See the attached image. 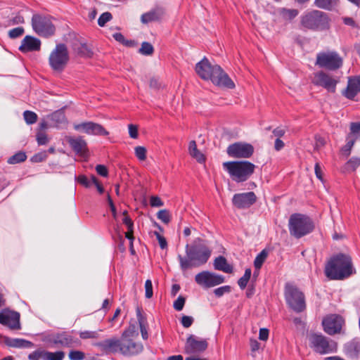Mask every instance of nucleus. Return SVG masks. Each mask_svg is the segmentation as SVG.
I'll return each mask as SVG.
<instances>
[{
    "label": "nucleus",
    "instance_id": "1",
    "mask_svg": "<svg viewBox=\"0 0 360 360\" xmlns=\"http://www.w3.org/2000/svg\"><path fill=\"white\" fill-rule=\"evenodd\" d=\"M185 250V256L178 255L180 269L183 272L203 266L212 255L211 248L200 238L195 239L191 245L187 244Z\"/></svg>",
    "mask_w": 360,
    "mask_h": 360
},
{
    "label": "nucleus",
    "instance_id": "2",
    "mask_svg": "<svg viewBox=\"0 0 360 360\" xmlns=\"http://www.w3.org/2000/svg\"><path fill=\"white\" fill-rule=\"evenodd\" d=\"M195 70L201 79H210L217 86L231 89L235 88L234 82L222 68L218 65H212L206 57L195 65Z\"/></svg>",
    "mask_w": 360,
    "mask_h": 360
},
{
    "label": "nucleus",
    "instance_id": "3",
    "mask_svg": "<svg viewBox=\"0 0 360 360\" xmlns=\"http://www.w3.org/2000/svg\"><path fill=\"white\" fill-rule=\"evenodd\" d=\"M324 271L330 280H343L350 276L354 273L351 257L342 253L334 255L327 262Z\"/></svg>",
    "mask_w": 360,
    "mask_h": 360
},
{
    "label": "nucleus",
    "instance_id": "4",
    "mask_svg": "<svg viewBox=\"0 0 360 360\" xmlns=\"http://www.w3.org/2000/svg\"><path fill=\"white\" fill-rule=\"evenodd\" d=\"M315 228L313 220L307 215L295 213L290 215L288 220L290 234L300 238L311 233Z\"/></svg>",
    "mask_w": 360,
    "mask_h": 360
},
{
    "label": "nucleus",
    "instance_id": "5",
    "mask_svg": "<svg viewBox=\"0 0 360 360\" xmlns=\"http://www.w3.org/2000/svg\"><path fill=\"white\" fill-rule=\"evenodd\" d=\"M223 167L236 182L248 180L254 173L255 165L248 161H230L223 163Z\"/></svg>",
    "mask_w": 360,
    "mask_h": 360
},
{
    "label": "nucleus",
    "instance_id": "6",
    "mask_svg": "<svg viewBox=\"0 0 360 360\" xmlns=\"http://www.w3.org/2000/svg\"><path fill=\"white\" fill-rule=\"evenodd\" d=\"M309 347L316 353L326 354L337 350V343L321 333H310L307 335Z\"/></svg>",
    "mask_w": 360,
    "mask_h": 360
},
{
    "label": "nucleus",
    "instance_id": "7",
    "mask_svg": "<svg viewBox=\"0 0 360 360\" xmlns=\"http://www.w3.org/2000/svg\"><path fill=\"white\" fill-rule=\"evenodd\" d=\"M69 60V53L64 44H58L51 51L49 62L51 68L58 72H61L67 65Z\"/></svg>",
    "mask_w": 360,
    "mask_h": 360
},
{
    "label": "nucleus",
    "instance_id": "8",
    "mask_svg": "<svg viewBox=\"0 0 360 360\" xmlns=\"http://www.w3.org/2000/svg\"><path fill=\"white\" fill-rule=\"evenodd\" d=\"M32 26L34 31L39 36L48 37L53 35L56 28L52 18L49 15L34 14L32 18Z\"/></svg>",
    "mask_w": 360,
    "mask_h": 360
},
{
    "label": "nucleus",
    "instance_id": "9",
    "mask_svg": "<svg viewBox=\"0 0 360 360\" xmlns=\"http://www.w3.org/2000/svg\"><path fill=\"white\" fill-rule=\"evenodd\" d=\"M301 23L307 29L323 30L327 27L328 18L322 11H313L302 17Z\"/></svg>",
    "mask_w": 360,
    "mask_h": 360
},
{
    "label": "nucleus",
    "instance_id": "10",
    "mask_svg": "<svg viewBox=\"0 0 360 360\" xmlns=\"http://www.w3.org/2000/svg\"><path fill=\"white\" fill-rule=\"evenodd\" d=\"M342 57L335 51L321 52L316 56V65L329 70H336L342 65Z\"/></svg>",
    "mask_w": 360,
    "mask_h": 360
},
{
    "label": "nucleus",
    "instance_id": "11",
    "mask_svg": "<svg viewBox=\"0 0 360 360\" xmlns=\"http://www.w3.org/2000/svg\"><path fill=\"white\" fill-rule=\"evenodd\" d=\"M285 297L287 303L294 311L301 312L305 309L304 296L296 287L286 284Z\"/></svg>",
    "mask_w": 360,
    "mask_h": 360
},
{
    "label": "nucleus",
    "instance_id": "12",
    "mask_svg": "<svg viewBox=\"0 0 360 360\" xmlns=\"http://www.w3.org/2000/svg\"><path fill=\"white\" fill-rule=\"evenodd\" d=\"M195 281L204 288H210L223 283L224 277L209 271H203L195 275Z\"/></svg>",
    "mask_w": 360,
    "mask_h": 360
},
{
    "label": "nucleus",
    "instance_id": "13",
    "mask_svg": "<svg viewBox=\"0 0 360 360\" xmlns=\"http://www.w3.org/2000/svg\"><path fill=\"white\" fill-rule=\"evenodd\" d=\"M49 341L52 344L62 347H74L80 345V340L73 337L70 333L63 331L49 335Z\"/></svg>",
    "mask_w": 360,
    "mask_h": 360
},
{
    "label": "nucleus",
    "instance_id": "14",
    "mask_svg": "<svg viewBox=\"0 0 360 360\" xmlns=\"http://www.w3.org/2000/svg\"><path fill=\"white\" fill-rule=\"evenodd\" d=\"M227 154L234 158H249L254 153V147L248 143L237 142L229 146Z\"/></svg>",
    "mask_w": 360,
    "mask_h": 360
},
{
    "label": "nucleus",
    "instance_id": "15",
    "mask_svg": "<svg viewBox=\"0 0 360 360\" xmlns=\"http://www.w3.org/2000/svg\"><path fill=\"white\" fill-rule=\"evenodd\" d=\"M345 321L342 317L337 314H330L323 319L322 325L324 331L330 335L339 333Z\"/></svg>",
    "mask_w": 360,
    "mask_h": 360
},
{
    "label": "nucleus",
    "instance_id": "16",
    "mask_svg": "<svg viewBox=\"0 0 360 360\" xmlns=\"http://www.w3.org/2000/svg\"><path fill=\"white\" fill-rule=\"evenodd\" d=\"M143 346L131 339L127 338V332H124L121 338V347L120 352L124 356H133L141 353Z\"/></svg>",
    "mask_w": 360,
    "mask_h": 360
},
{
    "label": "nucleus",
    "instance_id": "17",
    "mask_svg": "<svg viewBox=\"0 0 360 360\" xmlns=\"http://www.w3.org/2000/svg\"><path fill=\"white\" fill-rule=\"evenodd\" d=\"M207 346L206 340L191 335L186 340L184 352L188 354H200L207 349Z\"/></svg>",
    "mask_w": 360,
    "mask_h": 360
},
{
    "label": "nucleus",
    "instance_id": "18",
    "mask_svg": "<svg viewBox=\"0 0 360 360\" xmlns=\"http://www.w3.org/2000/svg\"><path fill=\"white\" fill-rule=\"evenodd\" d=\"M312 82L316 86L323 87L329 92L334 93L335 91L338 80L330 75L320 71L314 74Z\"/></svg>",
    "mask_w": 360,
    "mask_h": 360
},
{
    "label": "nucleus",
    "instance_id": "19",
    "mask_svg": "<svg viewBox=\"0 0 360 360\" xmlns=\"http://www.w3.org/2000/svg\"><path fill=\"white\" fill-rule=\"evenodd\" d=\"M257 200L254 192L236 193L232 198L233 205L238 209H246L252 205Z\"/></svg>",
    "mask_w": 360,
    "mask_h": 360
},
{
    "label": "nucleus",
    "instance_id": "20",
    "mask_svg": "<svg viewBox=\"0 0 360 360\" xmlns=\"http://www.w3.org/2000/svg\"><path fill=\"white\" fill-rule=\"evenodd\" d=\"M74 128L77 131H83L87 134L96 135V136H107V131L103 126L99 124L92 122H86L81 124H75Z\"/></svg>",
    "mask_w": 360,
    "mask_h": 360
},
{
    "label": "nucleus",
    "instance_id": "21",
    "mask_svg": "<svg viewBox=\"0 0 360 360\" xmlns=\"http://www.w3.org/2000/svg\"><path fill=\"white\" fill-rule=\"evenodd\" d=\"M0 323L12 330H18L20 328V314L11 311L1 312Z\"/></svg>",
    "mask_w": 360,
    "mask_h": 360
},
{
    "label": "nucleus",
    "instance_id": "22",
    "mask_svg": "<svg viewBox=\"0 0 360 360\" xmlns=\"http://www.w3.org/2000/svg\"><path fill=\"white\" fill-rule=\"evenodd\" d=\"M72 49L77 56L82 58H91L93 51L84 39L76 38L72 41Z\"/></svg>",
    "mask_w": 360,
    "mask_h": 360
},
{
    "label": "nucleus",
    "instance_id": "23",
    "mask_svg": "<svg viewBox=\"0 0 360 360\" xmlns=\"http://www.w3.org/2000/svg\"><path fill=\"white\" fill-rule=\"evenodd\" d=\"M41 47V41L34 37L27 35L21 42L19 50L21 52L26 53L30 51H39Z\"/></svg>",
    "mask_w": 360,
    "mask_h": 360
},
{
    "label": "nucleus",
    "instance_id": "24",
    "mask_svg": "<svg viewBox=\"0 0 360 360\" xmlns=\"http://www.w3.org/2000/svg\"><path fill=\"white\" fill-rule=\"evenodd\" d=\"M359 93H360V76L349 77L344 95L349 99H353Z\"/></svg>",
    "mask_w": 360,
    "mask_h": 360
},
{
    "label": "nucleus",
    "instance_id": "25",
    "mask_svg": "<svg viewBox=\"0 0 360 360\" xmlns=\"http://www.w3.org/2000/svg\"><path fill=\"white\" fill-rule=\"evenodd\" d=\"M101 349L105 352H120L121 347V339L110 338L104 340L97 344Z\"/></svg>",
    "mask_w": 360,
    "mask_h": 360
},
{
    "label": "nucleus",
    "instance_id": "26",
    "mask_svg": "<svg viewBox=\"0 0 360 360\" xmlns=\"http://www.w3.org/2000/svg\"><path fill=\"white\" fill-rule=\"evenodd\" d=\"M68 142L72 148V150L79 155L85 157L86 154V143L81 137L68 139Z\"/></svg>",
    "mask_w": 360,
    "mask_h": 360
},
{
    "label": "nucleus",
    "instance_id": "27",
    "mask_svg": "<svg viewBox=\"0 0 360 360\" xmlns=\"http://www.w3.org/2000/svg\"><path fill=\"white\" fill-rule=\"evenodd\" d=\"M165 14V11L162 8L157 7L149 12L143 13L141 17V20L143 23L146 24L150 22L160 20Z\"/></svg>",
    "mask_w": 360,
    "mask_h": 360
},
{
    "label": "nucleus",
    "instance_id": "28",
    "mask_svg": "<svg viewBox=\"0 0 360 360\" xmlns=\"http://www.w3.org/2000/svg\"><path fill=\"white\" fill-rule=\"evenodd\" d=\"M4 342L7 346L15 348H31L34 346L32 342L21 338L6 337Z\"/></svg>",
    "mask_w": 360,
    "mask_h": 360
},
{
    "label": "nucleus",
    "instance_id": "29",
    "mask_svg": "<svg viewBox=\"0 0 360 360\" xmlns=\"http://www.w3.org/2000/svg\"><path fill=\"white\" fill-rule=\"evenodd\" d=\"M344 350L351 358H356L360 354V342L356 340L350 341L345 345Z\"/></svg>",
    "mask_w": 360,
    "mask_h": 360
},
{
    "label": "nucleus",
    "instance_id": "30",
    "mask_svg": "<svg viewBox=\"0 0 360 360\" xmlns=\"http://www.w3.org/2000/svg\"><path fill=\"white\" fill-rule=\"evenodd\" d=\"M214 267L216 270L228 274L232 273L233 271L232 266L228 264L226 259L222 256H219L214 259Z\"/></svg>",
    "mask_w": 360,
    "mask_h": 360
},
{
    "label": "nucleus",
    "instance_id": "31",
    "mask_svg": "<svg viewBox=\"0 0 360 360\" xmlns=\"http://www.w3.org/2000/svg\"><path fill=\"white\" fill-rule=\"evenodd\" d=\"M188 151L189 154L198 162L202 163L205 161V156L200 151L198 150L196 142L195 141H190Z\"/></svg>",
    "mask_w": 360,
    "mask_h": 360
},
{
    "label": "nucleus",
    "instance_id": "32",
    "mask_svg": "<svg viewBox=\"0 0 360 360\" xmlns=\"http://www.w3.org/2000/svg\"><path fill=\"white\" fill-rule=\"evenodd\" d=\"M338 0H315L314 4L316 7L325 10H332L337 6Z\"/></svg>",
    "mask_w": 360,
    "mask_h": 360
},
{
    "label": "nucleus",
    "instance_id": "33",
    "mask_svg": "<svg viewBox=\"0 0 360 360\" xmlns=\"http://www.w3.org/2000/svg\"><path fill=\"white\" fill-rule=\"evenodd\" d=\"M359 165L360 158L352 157L347 162L344 166V170L347 172H354Z\"/></svg>",
    "mask_w": 360,
    "mask_h": 360
},
{
    "label": "nucleus",
    "instance_id": "34",
    "mask_svg": "<svg viewBox=\"0 0 360 360\" xmlns=\"http://www.w3.org/2000/svg\"><path fill=\"white\" fill-rule=\"evenodd\" d=\"M278 13L282 16L284 20H292L298 15V11L297 9H288V8H280Z\"/></svg>",
    "mask_w": 360,
    "mask_h": 360
},
{
    "label": "nucleus",
    "instance_id": "35",
    "mask_svg": "<svg viewBox=\"0 0 360 360\" xmlns=\"http://www.w3.org/2000/svg\"><path fill=\"white\" fill-rule=\"evenodd\" d=\"M27 159V155L24 152L20 151L10 157L8 162L11 165L18 164L24 162Z\"/></svg>",
    "mask_w": 360,
    "mask_h": 360
},
{
    "label": "nucleus",
    "instance_id": "36",
    "mask_svg": "<svg viewBox=\"0 0 360 360\" xmlns=\"http://www.w3.org/2000/svg\"><path fill=\"white\" fill-rule=\"evenodd\" d=\"M356 141V138L352 137L351 135H348L347 137V143L342 148V152L346 156H349L351 153V150Z\"/></svg>",
    "mask_w": 360,
    "mask_h": 360
},
{
    "label": "nucleus",
    "instance_id": "37",
    "mask_svg": "<svg viewBox=\"0 0 360 360\" xmlns=\"http://www.w3.org/2000/svg\"><path fill=\"white\" fill-rule=\"evenodd\" d=\"M45 354V360H63L65 356V352L63 351H57L55 352L46 351Z\"/></svg>",
    "mask_w": 360,
    "mask_h": 360
},
{
    "label": "nucleus",
    "instance_id": "38",
    "mask_svg": "<svg viewBox=\"0 0 360 360\" xmlns=\"http://www.w3.org/2000/svg\"><path fill=\"white\" fill-rule=\"evenodd\" d=\"M268 256V252L263 250L255 258L254 261L255 267L259 269Z\"/></svg>",
    "mask_w": 360,
    "mask_h": 360
},
{
    "label": "nucleus",
    "instance_id": "39",
    "mask_svg": "<svg viewBox=\"0 0 360 360\" xmlns=\"http://www.w3.org/2000/svg\"><path fill=\"white\" fill-rule=\"evenodd\" d=\"M46 350L43 349H38L28 355L29 360H45Z\"/></svg>",
    "mask_w": 360,
    "mask_h": 360
},
{
    "label": "nucleus",
    "instance_id": "40",
    "mask_svg": "<svg viewBox=\"0 0 360 360\" xmlns=\"http://www.w3.org/2000/svg\"><path fill=\"white\" fill-rule=\"evenodd\" d=\"M139 52L144 56H150L154 52V49L152 44L148 42L144 41L141 44V46L139 50Z\"/></svg>",
    "mask_w": 360,
    "mask_h": 360
},
{
    "label": "nucleus",
    "instance_id": "41",
    "mask_svg": "<svg viewBox=\"0 0 360 360\" xmlns=\"http://www.w3.org/2000/svg\"><path fill=\"white\" fill-rule=\"evenodd\" d=\"M251 276V269H247L244 275L238 280V284L241 289H245Z\"/></svg>",
    "mask_w": 360,
    "mask_h": 360
},
{
    "label": "nucleus",
    "instance_id": "42",
    "mask_svg": "<svg viewBox=\"0 0 360 360\" xmlns=\"http://www.w3.org/2000/svg\"><path fill=\"white\" fill-rule=\"evenodd\" d=\"M157 217L164 224H169L171 221V214L167 210H161L157 213Z\"/></svg>",
    "mask_w": 360,
    "mask_h": 360
},
{
    "label": "nucleus",
    "instance_id": "43",
    "mask_svg": "<svg viewBox=\"0 0 360 360\" xmlns=\"http://www.w3.org/2000/svg\"><path fill=\"white\" fill-rule=\"evenodd\" d=\"M24 119L27 124H32L37 120V115L35 112L30 110H26L23 113Z\"/></svg>",
    "mask_w": 360,
    "mask_h": 360
},
{
    "label": "nucleus",
    "instance_id": "44",
    "mask_svg": "<svg viewBox=\"0 0 360 360\" xmlns=\"http://www.w3.org/2000/svg\"><path fill=\"white\" fill-rule=\"evenodd\" d=\"M70 360H84L85 359V354L79 350H72L68 354Z\"/></svg>",
    "mask_w": 360,
    "mask_h": 360
},
{
    "label": "nucleus",
    "instance_id": "45",
    "mask_svg": "<svg viewBox=\"0 0 360 360\" xmlns=\"http://www.w3.org/2000/svg\"><path fill=\"white\" fill-rule=\"evenodd\" d=\"M112 14L109 12H105L102 13L98 20V24L101 27L105 26V25L112 19Z\"/></svg>",
    "mask_w": 360,
    "mask_h": 360
},
{
    "label": "nucleus",
    "instance_id": "46",
    "mask_svg": "<svg viewBox=\"0 0 360 360\" xmlns=\"http://www.w3.org/2000/svg\"><path fill=\"white\" fill-rule=\"evenodd\" d=\"M98 336L97 331L85 330L79 333V337L82 339H96Z\"/></svg>",
    "mask_w": 360,
    "mask_h": 360
},
{
    "label": "nucleus",
    "instance_id": "47",
    "mask_svg": "<svg viewBox=\"0 0 360 360\" xmlns=\"http://www.w3.org/2000/svg\"><path fill=\"white\" fill-rule=\"evenodd\" d=\"M135 155L140 160L146 159V149L143 146H136L135 148Z\"/></svg>",
    "mask_w": 360,
    "mask_h": 360
},
{
    "label": "nucleus",
    "instance_id": "48",
    "mask_svg": "<svg viewBox=\"0 0 360 360\" xmlns=\"http://www.w3.org/2000/svg\"><path fill=\"white\" fill-rule=\"evenodd\" d=\"M24 33V29L22 27H18L11 30L8 32V36L11 39H15L22 36Z\"/></svg>",
    "mask_w": 360,
    "mask_h": 360
},
{
    "label": "nucleus",
    "instance_id": "49",
    "mask_svg": "<svg viewBox=\"0 0 360 360\" xmlns=\"http://www.w3.org/2000/svg\"><path fill=\"white\" fill-rule=\"evenodd\" d=\"M231 292V287L229 285H224L219 287L218 288H216L214 290V293L217 297H221L225 293H229Z\"/></svg>",
    "mask_w": 360,
    "mask_h": 360
},
{
    "label": "nucleus",
    "instance_id": "50",
    "mask_svg": "<svg viewBox=\"0 0 360 360\" xmlns=\"http://www.w3.org/2000/svg\"><path fill=\"white\" fill-rule=\"evenodd\" d=\"M145 291H146V298H151L153 295V285L150 280L148 279L146 280L145 283Z\"/></svg>",
    "mask_w": 360,
    "mask_h": 360
},
{
    "label": "nucleus",
    "instance_id": "51",
    "mask_svg": "<svg viewBox=\"0 0 360 360\" xmlns=\"http://www.w3.org/2000/svg\"><path fill=\"white\" fill-rule=\"evenodd\" d=\"M186 300L184 297L179 296L174 302V308L176 311H181L184 308Z\"/></svg>",
    "mask_w": 360,
    "mask_h": 360
},
{
    "label": "nucleus",
    "instance_id": "52",
    "mask_svg": "<svg viewBox=\"0 0 360 360\" xmlns=\"http://www.w3.org/2000/svg\"><path fill=\"white\" fill-rule=\"evenodd\" d=\"M51 119L58 123H62L65 121V115L62 112L56 111L52 114Z\"/></svg>",
    "mask_w": 360,
    "mask_h": 360
},
{
    "label": "nucleus",
    "instance_id": "53",
    "mask_svg": "<svg viewBox=\"0 0 360 360\" xmlns=\"http://www.w3.org/2000/svg\"><path fill=\"white\" fill-rule=\"evenodd\" d=\"M150 204L152 207H162L164 205L162 200L156 195H152L150 197Z\"/></svg>",
    "mask_w": 360,
    "mask_h": 360
},
{
    "label": "nucleus",
    "instance_id": "54",
    "mask_svg": "<svg viewBox=\"0 0 360 360\" xmlns=\"http://www.w3.org/2000/svg\"><path fill=\"white\" fill-rule=\"evenodd\" d=\"M154 234L158 240V243H159V245H160V247L161 248V249L163 250V249L167 248V243L166 239L157 231H155Z\"/></svg>",
    "mask_w": 360,
    "mask_h": 360
},
{
    "label": "nucleus",
    "instance_id": "55",
    "mask_svg": "<svg viewBox=\"0 0 360 360\" xmlns=\"http://www.w3.org/2000/svg\"><path fill=\"white\" fill-rule=\"evenodd\" d=\"M24 18L20 14H17L15 17L9 20V25H14L24 23Z\"/></svg>",
    "mask_w": 360,
    "mask_h": 360
},
{
    "label": "nucleus",
    "instance_id": "56",
    "mask_svg": "<svg viewBox=\"0 0 360 360\" xmlns=\"http://www.w3.org/2000/svg\"><path fill=\"white\" fill-rule=\"evenodd\" d=\"M350 134L353 137V135L356 134L360 132V122H352L350 124Z\"/></svg>",
    "mask_w": 360,
    "mask_h": 360
},
{
    "label": "nucleus",
    "instance_id": "57",
    "mask_svg": "<svg viewBox=\"0 0 360 360\" xmlns=\"http://www.w3.org/2000/svg\"><path fill=\"white\" fill-rule=\"evenodd\" d=\"M181 322L184 327L188 328L192 325L193 318L189 316H183Z\"/></svg>",
    "mask_w": 360,
    "mask_h": 360
},
{
    "label": "nucleus",
    "instance_id": "58",
    "mask_svg": "<svg viewBox=\"0 0 360 360\" xmlns=\"http://www.w3.org/2000/svg\"><path fill=\"white\" fill-rule=\"evenodd\" d=\"M37 140L39 145H45L48 142L47 136L43 132H39L37 134Z\"/></svg>",
    "mask_w": 360,
    "mask_h": 360
},
{
    "label": "nucleus",
    "instance_id": "59",
    "mask_svg": "<svg viewBox=\"0 0 360 360\" xmlns=\"http://www.w3.org/2000/svg\"><path fill=\"white\" fill-rule=\"evenodd\" d=\"M129 134L131 138L136 139L138 137V128L136 125L129 124L128 126Z\"/></svg>",
    "mask_w": 360,
    "mask_h": 360
},
{
    "label": "nucleus",
    "instance_id": "60",
    "mask_svg": "<svg viewBox=\"0 0 360 360\" xmlns=\"http://www.w3.org/2000/svg\"><path fill=\"white\" fill-rule=\"evenodd\" d=\"M96 170L97 173L102 176H108V169H107L106 167L103 165H98L96 167Z\"/></svg>",
    "mask_w": 360,
    "mask_h": 360
},
{
    "label": "nucleus",
    "instance_id": "61",
    "mask_svg": "<svg viewBox=\"0 0 360 360\" xmlns=\"http://www.w3.org/2000/svg\"><path fill=\"white\" fill-rule=\"evenodd\" d=\"M127 211H124L123 212V214L124 215V217L123 219V223L127 226L128 229L131 231V229H133V222L131 219L127 215Z\"/></svg>",
    "mask_w": 360,
    "mask_h": 360
},
{
    "label": "nucleus",
    "instance_id": "62",
    "mask_svg": "<svg viewBox=\"0 0 360 360\" xmlns=\"http://www.w3.org/2000/svg\"><path fill=\"white\" fill-rule=\"evenodd\" d=\"M137 319H138L139 327L145 326L147 325L146 319L141 314V312L139 309H137Z\"/></svg>",
    "mask_w": 360,
    "mask_h": 360
},
{
    "label": "nucleus",
    "instance_id": "63",
    "mask_svg": "<svg viewBox=\"0 0 360 360\" xmlns=\"http://www.w3.org/2000/svg\"><path fill=\"white\" fill-rule=\"evenodd\" d=\"M78 181L85 187H89L91 186L90 180L84 175H80L78 176Z\"/></svg>",
    "mask_w": 360,
    "mask_h": 360
},
{
    "label": "nucleus",
    "instance_id": "64",
    "mask_svg": "<svg viewBox=\"0 0 360 360\" xmlns=\"http://www.w3.org/2000/svg\"><path fill=\"white\" fill-rule=\"evenodd\" d=\"M269 337V330L266 328H261L259 330V338L261 340H266Z\"/></svg>",
    "mask_w": 360,
    "mask_h": 360
}]
</instances>
